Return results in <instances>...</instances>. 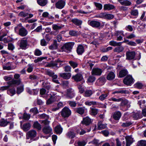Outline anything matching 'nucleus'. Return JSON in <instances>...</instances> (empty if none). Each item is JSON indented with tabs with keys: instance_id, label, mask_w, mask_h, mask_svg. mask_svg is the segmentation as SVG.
Wrapping results in <instances>:
<instances>
[{
	"instance_id": "nucleus-1",
	"label": "nucleus",
	"mask_w": 146,
	"mask_h": 146,
	"mask_svg": "<svg viewBox=\"0 0 146 146\" xmlns=\"http://www.w3.org/2000/svg\"><path fill=\"white\" fill-rule=\"evenodd\" d=\"M74 44V42H67L64 44L61 48L62 50V51L68 53L71 52Z\"/></svg>"
},
{
	"instance_id": "nucleus-2",
	"label": "nucleus",
	"mask_w": 146,
	"mask_h": 146,
	"mask_svg": "<svg viewBox=\"0 0 146 146\" xmlns=\"http://www.w3.org/2000/svg\"><path fill=\"white\" fill-rule=\"evenodd\" d=\"M7 83L9 85L1 87L0 89V90L2 91L6 90L10 87V86L12 85L16 84L19 85L20 84V80H13L11 81L7 82Z\"/></svg>"
},
{
	"instance_id": "nucleus-3",
	"label": "nucleus",
	"mask_w": 146,
	"mask_h": 146,
	"mask_svg": "<svg viewBox=\"0 0 146 146\" xmlns=\"http://www.w3.org/2000/svg\"><path fill=\"white\" fill-rule=\"evenodd\" d=\"M71 114V110L69 108L66 107H65L62 109L61 113L62 116L64 118L69 117Z\"/></svg>"
},
{
	"instance_id": "nucleus-4",
	"label": "nucleus",
	"mask_w": 146,
	"mask_h": 146,
	"mask_svg": "<svg viewBox=\"0 0 146 146\" xmlns=\"http://www.w3.org/2000/svg\"><path fill=\"white\" fill-rule=\"evenodd\" d=\"M124 83L127 85H130L133 83V79L132 76L128 75L123 80Z\"/></svg>"
},
{
	"instance_id": "nucleus-5",
	"label": "nucleus",
	"mask_w": 146,
	"mask_h": 146,
	"mask_svg": "<svg viewBox=\"0 0 146 146\" xmlns=\"http://www.w3.org/2000/svg\"><path fill=\"white\" fill-rule=\"evenodd\" d=\"M102 72V69L98 68H94L91 72V74L92 75L99 76L101 75Z\"/></svg>"
},
{
	"instance_id": "nucleus-6",
	"label": "nucleus",
	"mask_w": 146,
	"mask_h": 146,
	"mask_svg": "<svg viewBox=\"0 0 146 146\" xmlns=\"http://www.w3.org/2000/svg\"><path fill=\"white\" fill-rule=\"evenodd\" d=\"M135 52L134 51L127 52L126 53V59L128 60L135 59Z\"/></svg>"
},
{
	"instance_id": "nucleus-7",
	"label": "nucleus",
	"mask_w": 146,
	"mask_h": 146,
	"mask_svg": "<svg viewBox=\"0 0 146 146\" xmlns=\"http://www.w3.org/2000/svg\"><path fill=\"white\" fill-rule=\"evenodd\" d=\"M88 23L90 25L94 28H98L101 25V23L97 21H88Z\"/></svg>"
},
{
	"instance_id": "nucleus-8",
	"label": "nucleus",
	"mask_w": 146,
	"mask_h": 146,
	"mask_svg": "<svg viewBox=\"0 0 146 146\" xmlns=\"http://www.w3.org/2000/svg\"><path fill=\"white\" fill-rule=\"evenodd\" d=\"M66 96L67 98L70 99L73 98L75 96L74 90L71 88L66 90Z\"/></svg>"
},
{
	"instance_id": "nucleus-9",
	"label": "nucleus",
	"mask_w": 146,
	"mask_h": 146,
	"mask_svg": "<svg viewBox=\"0 0 146 146\" xmlns=\"http://www.w3.org/2000/svg\"><path fill=\"white\" fill-rule=\"evenodd\" d=\"M28 32L27 29L23 27H22L19 29L18 34L20 36L24 37L26 36L28 34Z\"/></svg>"
},
{
	"instance_id": "nucleus-10",
	"label": "nucleus",
	"mask_w": 146,
	"mask_h": 146,
	"mask_svg": "<svg viewBox=\"0 0 146 146\" xmlns=\"http://www.w3.org/2000/svg\"><path fill=\"white\" fill-rule=\"evenodd\" d=\"M74 111L75 113L82 115L84 113L85 108L84 107L75 108L74 109Z\"/></svg>"
},
{
	"instance_id": "nucleus-11",
	"label": "nucleus",
	"mask_w": 146,
	"mask_h": 146,
	"mask_svg": "<svg viewBox=\"0 0 146 146\" xmlns=\"http://www.w3.org/2000/svg\"><path fill=\"white\" fill-rule=\"evenodd\" d=\"M27 40H25L23 38L20 40L19 44L20 47L23 49H25L27 48Z\"/></svg>"
},
{
	"instance_id": "nucleus-12",
	"label": "nucleus",
	"mask_w": 146,
	"mask_h": 146,
	"mask_svg": "<svg viewBox=\"0 0 146 146\" xmlns=\"http://www.w3.org/2000/svg\"><path fill=\"white\" fill-rule=\"evenodd\" d=\"M65 2L63 0H60L55 4L56 7L59 9H62L64 6Z\"/></svg>"
},
{
	"instance_id": "nucleus-13",
	"label": "nucleus",
	"mask_w": 146,
	"mask_h": 146,
	"mask_svg": "<svg viewBox=\"0 0 146 146\" xmlns=\"http://www.w3.org/2000/svg\"><path fill=\"white\" fill-rule=\"evenodd\" d=\"M72 78L76 82H79L81 80L83 79V76L82 74L80 73H78L75 76H72Z\"/></svg>"
},
{
	"instance_id": "nucleus-14",
	"label": "nucleus",
	"mask_w": 146,
	"mask_h": 146,
	"mask_svg": "<svg viewBox=\"0 0 146 146\" xmlns=\"http://www.w3.org/2000/svg\"><path fill=\"white\" fill-rule=\"evenodd\" d=\"M42 131L45 134H48L51 133L52 132V129L49 126H46L43 127Z\"/></svg>"
},
{
	"instance_id": "nucleus-15",
	"label": "nucleus",
	"mask_w": 146,
	"mask_h": 146,
	"mask_svg": "<svg viewBox=\"0 0 146 146\" xmlns=\"http://www.w3.org/2000/svg\"><path fill=\"white\" fill-rule=\"evenodd\" d=\"M97 82L99 85H103L106 82V79L104 76H102L97 80Z\"/></svg>"
},
{
	"instance_id": "nucleus-16",
	"label": "nucleus",
	"mask_w": 146,
	"mask_h": 146,
	"mask_svg": "<svg viewBox=\"0 0 146 146\" xmlns=\"http://www.w3.org/2000/svg\"><path fill=\"white\" fill-rule=\"evenodd\" d=\"M91 122V119L88 117H86L83 118L82 123L83 124H84L86 125H89Z\"/></svg>"
},
{
	"instance_id": "nucleus-17",
	"label": "nucleus",
	"mask_w": 146,
	"mask_h": 146,
	"mask_svg": "<svg viewBox=\"0 0 146 146\" xmlns=\"http://www.w3.org/2000/svg\"><path fill=\"white\" fill-rule=\"evenodd\" d=\"M121 115V113L119 111L115 112L113 115V117L115 120H119Z\"/></svg>"
},
{
	"instance_id": "nucleus-18",
	"label": "nucleus",
	"mask_w": 146,
	"mask_h": 146,
	"mask_svg": "<svg viewBox=\"0 0 146 146\" xmlns=\"http://www.w3.org/2000/svg\"><path fill=\"white\" fill-rule=\"evenodd\" d=\"M71 21L74 24L77 26L81 25L82 23V21L81 20L76 18L73 19L71 20Z\"/></svg>"
},
{
	"instance_id": "nucleus-19",
	"label": "nucleus",
	"mask_w": 146,
	"mask_h": 146,
	"mask_svg": "<svg viewBox=\"0 0 146 146\" xmlns=\"http://www.w3.org/2000/svg\"><path fill=\"white\" fill-rule=\"evenodd\" d=\"M115 6L112 5L108 4H105L104 6V9L105 11L115 9Z\"/></svg>"
},
{
	"instance_id": "nucleus-20",
	"label": "nucleus",
	"mask_w": 146,
	"mask_h": 146,
	"mask_svg": "<svg viewBox=\"0 0 146 146\" xmlns=\"http://www.w3.org/2000/svg\"><path fill=\"white\" fill-rule=\"evenodd\" d=\"M9 120V119H3L1 120H0V126L3 127L6 126L9 123H10Z\"/></svg>"
},
{
	"instance_id": "nucleus-21",
	"label": "nucleus",
	"mask_w": 146,
	"mask_h": 146,
	"mask_svg": "<svg viewBox=\"0 0 146 146\" xmlns=\"http://www.w3.org/2000/svg\"><path fill=\"white\" fill-rule=\"evenodd\" d=\"M84 52V48L82 45H79L77 47V52L78 54L81 55Z\"/></svg>"
},
{
	"instance_id": "nucleus-22",
	"label": "nucleus",
	"mask_w": 146,
	"mask_h": 146,
	"mask_svg": "<svg viewBox=\"0 0 146 146\" xmlns=\"http://www.w3.org/2000/svg\"><path fill=\"white\" fill-rule=\"evenodd\" d=\"M60 76L62 77L64 79H69L71 76V74L70 73H62L59 74Z\"/></svg>"
},
{
	"instance_id": "nucleus-23",
	"label": "nucleus",
	"mask_w": 146,
	"mask_h": 146,
	"mask_svg": "<svg viewBox=\"0 0 146 146\" xmlns=\"http://www.w3.org/2000/svg\"><path fill=\"white\" fill-rule=\"evenodd\" d=\"M120 102H121V105L122 106H127L128 108L130 107V105L128 104V101L125 99H123L122 98Z\"/></svg>"
},
{
	"instance_id": "nucleus-24",
	"label": "nucleus",
	"mask_w": 146,
	"mask_h": 146,
	"mask_svg": "<svg viewBox=\"0 0 146 146\" xmlns=\"http://www.w3.org/2000/svg\"><path fill=\"white\" fill-rule=\"evenodd\" d=\"M129 93V91L125 89H121L120 90H118L114 92L113 94H128Z\"/></svg>"
},
{
	"instance_id": "nucleus-25",
	"label": "nucleus",
	"mask_w": 146,
	"mask_h": 146,
	"mask_svg": "<svg viewBox=\"0 0 146 146\" xmlns=\"http://www.w3.org/2000/svg\"><path fill=\"white\" fill-rule=\"evenodd\" d=\"M29 137H35L36 136V132L34 130H31L28 131L27 134Z\"/></svg>"
},
{
	"instance_id": "nucleus-26",
	"label": "nucleus",
	"mask_w": 146,
	"mask_h": 146,
	"mask_svg": "<svg viewBox=\"0 0 146 146\" xmlns=\"http://www.w3.org/2000/svg\"><path fill=\"white\" fill-rule=\"evenodd\" d=\"M46 75H48L50 77H52L53 78H57V76L56 75H54V73L51 70H47L46 71Z\"/></svg>"
},
{
	"instance_id": "nucleus-27",
	"label": "nucleus",
	"mask_w": 146,
	"mask_h": 146,
	"mask_svg": "<svg viewBox=\"0 0 146 146\" xmlns=\"http://www.w3.org/2000/svg\"><path fill=\"white\" fill-rule=\"evenodd\" d=\"M128 72L126 70H122L119 72V77L120 78L126 76Z\"/></svg>"
},
{
	"instance_id": "nucleus-28",
	"label": "nucleus",
	"mask_w": 146,
	"mask_h": 146,
	"mask_svg": "<svg viewBox=\"0 0 146 146\" xmlns=\"http://www.w3.org/2000/svg\"><path fill=\"white\" fill-rule=\"evenodd\" d=\"M115 77V75L113 72H109L107 76V79L109 80H113Z\"/></svg>"
},
{
	"instance_id": "nucleus-29",
	"label": "nucleus",
	"mask_w": 146,
	"mask_h": 146,
	"mask_svg": "<svg viewBox=\"0 0 146 146\" xmlns=\"http://www.w3.org/2000/svg\"><path fill=\"white\" fill-rule=\"evenodd\" d=\"M54 130L57 134H60L62 131V128L60 125L56 126L54 128Z\"/></svg>"
},
{
	"instance_id": "nucleus-30",
	"label": "nucleus",
	"mask_w": 146,
	"mask_h": 146,
	"mask_svg": "<svg viewBox=\"0 0 146 146\" xmlns=\"http://www.w3.org/2000/svg\"><path fill=\"white\" fill-rule=\"evenodd\" d=\"M58 47V44L57 41L54 40V41L53 43L50 45L49 47V49L52 50L56 49Z\"/></svg>"
},
{
	"instance_id": "nucleus-31",
	"label": "nucleus",
	"mask_w": 146,
	"mask_h": 146,
	"mask_svg": "<svg viewBox=\"0 0 146 146\" xmlns=\"http://www.w3.org/2000/svg\"><path fill=\"white\" fill-rule=\"evenodd\" d=\"M106 124H103L102 121H99L98 124V129L99 130L105 129L106 127Z\"/></svg>"
},
{
	"instance_id": "nucleus-32",
	"label": "nucleus",
	"mask_w": 146,
	"mask_h": 146,
	"mask_svg": "<svg viewBox=\"0 0 146 146\" xmlns=\"http://www.w3.org/2000/svg\"><path fill=\"white\" fill-rule=\"evenodd\" d=\"M33 126L34 128L38 130H41L42 128L41 125L37 121L35 122L34 123Z\"/></svg>"
},
{
	"instance_id": "nucleus-33",
	"label": "nucleus",
	"mask_w": 146,
	"mask_h": 146,
	"mask_svg": "<svg viewBox=\"0 0 146 146\" xmlns=\"http://www.w3.org/2000/svg\"><path fill=\"white\" fill-rule=\"evenodd\" d=\"M30 124L29 123H27L23 124L22 129L24 131H27L30 129Z\"/></svg>"
},
{
	"instance_id": "nucleus-34",
	"label": "nucleus",
	"mask_w": 146,
	"mask_h": 146,
	"mask_svg": "<svg viewBox=\"0 0 146 146\" xmlns=\"http://www.w3.org/2000/svg\"><path fill=\"white\" fill-rule=\"evenodd\" d=\"M124 50V48L122 46H119L116 47L113 50V51L115 52L120 53L122 52Z\"/></svg>"
},
{
	"instance_id": "nucleus-35",
	"label": "nucleus",
	"mask_w": 146,
	"mask_h": 146,
	"mask_svg": "<svg viewBox=\"0 0 146 146\" xmlns=\"http://www.w3.org/2000/svg\"><path fill=\"white\" fill-rule=\"evenodd\" d=\"M62 27L61 25H60L58 24H54L52 25V28L54 31H58V30L60 29Z\"/></svg>"
},
{
	"instance_id": "nucleus-36",
	"label": "nucleus",
	"mask_w": 146,
	"mask_h": 146,
	"mask_svg": "<svg viewBox=\"0 0 146 146\" xmlns=\"http://www.w3.org/2000/svg\"><path fill=\"white\" fill-rule=\"evenodd\" d=\"M94 63L90 60H87L86 62V64L88 66H90V69L91 70L93 66L94 65Z\"/></svg>"
},
{
	"instance_id": "nucleus-37",
	"label": "nucleus",
	"mask_w": 146,
	"mask_h": 146,
	"mask_svg": "<svg viewBox=\"0 0 146 146\" xmlns=\"http://www.w3.org/2000/svg\"><path fill=\"white\" fill-rule=\"evenodd\" d=\"M126 141V146H130L133 142L132 137H125Z\"/></svg>"
},
{
	"instance_id": "nucleus-38",
	"label": "nucleus",
	"mask_w": 146,
	"mask_h": 146,
	"mask_svg": "<svg viewBox=\"0 0 146 146\" xmlns=\"http://www.w3.org/2000/svg\"><path fill=\"white\" fill-rule=\"evenodd\" d=\"M7 93L9 95L13 96L16 93L15 89L14 88H13L9 89L7 91Z\"/></svg>"
},
{
	"instance_id": "nucleus-39",
	"label": "nucleus",
	"mask_w": 146,
	"mask_h": 146,
	"mask_svg": "<svg viewBox=\"0 0 146 146\" xmlns=\"http://www.w3.org/2000/svg\"><path fill=\"white\" fill-rule=\"evenodd\" d=\"M37 2L39 5L42 6L45 5L47 3V0H37Z\"/></svg>"
},
{
	"instance_id": "nucleus-40",
	"label": "nucleus",
	"mask_w": 146,
	"mask_h": 146,
	"mask_svg": "<svg viewBox=\"0 0 146 146\" xmlns=\"http://www.w3.org/2000/svg\"><path fill=\"white\" fill-rule=\"evenodd\" d=\"M121 42H117L113 40H112L110 42L109 44L110 45L113 46H120L121 45Z\"/></svg>"
},
{
	"instance_id": "nucleus-41",
	"label": "nucleus",
	"mask_w": 146,
	"mask_h": 146,
	"mask_svg": "<svg viewBox=\"0 0 146 146\" xmlns=\"http://www.w3.org/2000/svg\"><path fill=\"white\" fill-rule=\"evenodd\" d=\"M69 63L73 68H74L77 67L78 65V64L77 62L73 61H69Z\"/></svg>"
},
{
	"instance_id": "nucleus-42",
	"label": "nucleus",
	"mask_w": 146,
	"mask_h": 146,
	"mask_svg": "<svg viewBox=\"0 0 146 146\" xmlns=\"http://www.w3.org/2000/svg\"><path fill=\"white\" fill-rule=\"evenodd\" d=\"M56 60L57 64V65H58V67H57V68H59L64 65L65 63L64 61L61 60L59 59H58Z\"/></svg>"
},
{
	"instance_id": "nucleus-43",
	"label": "nucleus",
	"mask_w": 146,
	"mask_h": 146,
	"mask_svg": "<svg viewBox=\"0 0 146 146\" xmlns=\"http://www.w3.org/2000/svg\"><path fill=\"white\" fill-rule=\"evenodd\" d=\"M92 94L91 90H87L85 91L84 96L85 97H88L90 96Z\"/></svg>"
},
{
	"instance_id": "nucleus-44",
	"label": "nucleus",
	"mask_w": 146,
	"mask_h": 146,
	"mask_svg": "<svg viewBox=\"0 0 146 146\" xmlns=\"http://www.w3.org/2000/svg\"><path fill=\"white\" fill-rule=\"evenodd\" d=\"M68 103L69 106L72 108L76 107L77 105L76 102L75 101H69L68 102Z\"/></svg>"
},
{
	"instance_id": "nucleus-45",
	"label": "nucleus",
	"mask_w": 146,
	"mask_h": 146,
	"mask_svg": "<svg viewBox=\"0 0 146 146\" xmlns=\"http://www.w3.org/2000/svg\"><path fill=\"white\" fill-rule=\"evenodd\" d=\"M94 4L95 6L98 8V10H101L102 8V5L100 3L97 2H94Z\"/></svg>"
},
{
	"instance_id": "nucleus-46",
	"label": "nucleus",
	"mask_w": 146,
	"mask_h": 146,
	"mask_svg": "<svg viewBox=\"0 0 146 146\" xmlns=\"http://www.w3.org/2000/svg\"><path fill=\"white\" fill-rule=\"evenodd\" d=\"M87 142V141L86 140H83L81 141H78L77 142L78 146H84Z\"/></svg>"
},
{
	"instance_id": "nucleus-47",
	"label": "nucleus",
	"mask_w": 146,
	"mask_h": 146,
	"mask_svg": "<svg viewBox=\"0 0 146 146\" xmlns=\"http://www.w3.org/2000/svg\"><path fill=\"white\" fill-rule=\"evenodd\" d=\"M28 13L23 11H21L19 13L18 16L19 17L24 18L28 16Z\"/></svg>"
},
{
	"instance_id": "nucleus-48",
	"label": "nucleus",
	"mask_w": 146,
	"mask_h": 146,
	"mask_svg": "<svg viewBox=\"0 0 146 146\" xmlns=\"http://www.w3.org/2000/svg\"><path fill=\"white\" fill-rule=\"evenodd\" d=\"M91 113L92 115H95L98 113V110L97 109L91 108Z\"/></svg>"
},
{
	"instance_id": "nucleus-49",
	"label": "nucleus",
	"mask_w": 146,
	"mask_h": 146,
	"mask_svg": "<svg viewBox=\"0 0 146 146\" xmlns=\"http://www.w3.org/2000/svg\"><path fill=\"white\" fill-rule=\"evenodd\" d=\"M67 136L69 137H74L76 135V133L72 131L68 132L66 134Z\"/></svg>"
},
{
	"instance_id": "nucleus-50",
	"label": "nucleus",
	"mask_w": 146,
	"mask_h": 146,
	"mask_svg": "<svg viewBox=\"0 0 146 146\" xmlns=\"http://www.w3.org/2000/svg\"><path fill=\"white\" fill-rule=\"evenodd\" d=\"M23 91V86L18 87L17 88V93L18 94H19Z\"/></svg>"
},
{
	"instance_id": "nucleus-51",
	"label": "nucleus",
	"mask_w": 146,
	"mask_h": 146,
	"mask_svg": "<svg viewBox=\"0 0 146 146\" xmlns=\"http://www.w3.org/2000/svg\"><path fill=\"white\" fill-rule=\"evenodd\" d=\"M131 4V3L128 0H124L123 1L121 5L126 6H129Z\"/></svg>"
},
{
	"instance_id": "nucleus-52",
	"label": "nucleus",
	"mask_w": 146,
	"mask_h": 146,
	"mask_svg": "<svg viewBox=\"0 0 146 146\" xmlns=\"http://www.w3.org/2000/svg\"><path fill=\"white\" fill-rule=\"evenodd\" d=\"M138 146H146V141L141 140L138 142Z\"/></svg>"
},
{
	"instance_id": "nucleus-53",
	"label": "nucleus",
	"mask_w": 146,
	"mask_h": 146,
	"mask_svg": "<svg viewBox=\"0 0 146 146\" xmlns=\"http://www.w3.org/2000/svg\"><path fill=\"white\" fill-rule=\"evenodd\" d=\"M34 54L36 56H40L42 54L41 51L38 49H36L34 52Z\"/></svg>"
},
{
	"instance_id": "nucleus-54",
	"label": "nucleus",
	"mask_w": 146,
	"mask_h": 146,
	"mask_svg": "<svg viewBox=\"0 0 146 146\" xmlns=\"http://www.w3.org/2000/svg\"><path fill=\"white\" fill-rule=\"evenodd\" d=\"M69 34L71 36H76L78 35V31L74 30H71L69 31Z\"/></svg>"
},
{
	"instance_id": "nucleus-55",
	"label": "nucleus",
	"mask_w": 146,
	"mask_h": 146,
	"mask_svg": "<svg viewBox=\"0 0 146 146\" xmlns=\"http://www.w3.org/2000/svg\"><path fill=\"white\" fill-rule=\"evenodd\" d=\"M54 101V97L53 96H51L50 98H49L46 101V104L49 105L51 104Z\"/></svg>"
},
{
	"instance_id": "nucleus-56",
	"label": "nucleus",
	"mask_w": 146,
	"mask_h": 146,
	"mask_svg": "<svg viewBox=\"0 0 146 146\" xmlns=\"http://www.w3.org/2000/svg\"><path fill=\"white\" fill-rule=\"evenodd\" d=\"M95 79L96 78L94 76H90L88 79V81L90 83H92L95 81Z\"/></svg>"
},
{
	"instance_id": "nucleus-57",
	"label": "nucleus",
	"mask_w": 146,
	"mask_h": 146,
	"mask_svg": "<svg viewBox=\"0 0 146 146\" xmlns=\"http://www.w3.org/2000/svg\"><path fill=\"white\" fill-rule=\"evenodd\" d=\"M35 137H26V141L27 142L29 143H31V142L36 140L38 139L37 137L34 138Z\"/></svg>"
},
{
	"instance_id": "nucleus-58",
	"label": "nucleus",
	"mask_w": 146,
	"mask_h": 146,
	"mask_svg": "<svg viewBox=\"0 0 146 146\" xmlns=\"http://www.w3.org/2000/svg\"><path fill=\"white\" fill-rule=\"evenodd\" d=\"M108 96V94H102L99 97V99L101 101H103L106 99Z\"/></svg>"
},
{
	"instance_id": "nucleus-59",
	"label": "nucleus",
	"mask_w": 146,
	"mask_h": 146,
	"mask_svg": "<svg viewBox=\"0 0 146 146\" xmlns=\"http://www.w3.org/2000/svg\"><path fill=\"white\" fill-rule=\"evenodd\" d=\"M48 66L49 67H58V65H57L56 60H55L54 62H52L48 64Z\"/></svg>"
},
{
	"instance_id": "nucleus-60",
	"label": "nucleus",
	"mask_w": 146,
	"mask_h": 146,
	"mask_svg": "<svg viewBox=\"0 0 146 146\" xmlns=\"http://www.w3.org/2000/svg\"><path fill=\"white\" fill-rule=\"evenodd\" d=\"M131 15L134 16H137L138 15V12L137 10H134L131 11Z\"/></svg>"
},
{
	"instance_id": "nucleus-61",
	"label": "nucleus",
	"mask_w": 146,
	"mask_h": 146,
	"mask_svg": "<svg viewBox=\"0 0 146 146\" xmlns=\"http://www.w3.org/2000/svg\"><path fill=\"white\" fill-rule=\"evenodd\" d=\"M122 98H120L118 99H116L115 98L112 97L109 99L110 101H113L115 102H120Z\"/></svg>"
},
{
	"instance_id": "nucleus-62",
	"label": "nucleus",
	"mask_w": 146,
	"mask_h": 146,
	"mask_svg": "<svg viewBox=\"0 0 146 146\" xmlns=\"http://www.w3.org/2000/svg\"><path fill=\"white\" fill-rule=\"evenodd\" d=\"M113 17L114 16L113 15L106 13L105 19L110 20L112 19Z\"/></svg>"
},
{
	"instance_id": "nucleus-63",
	"label": "nucleus",
	"mask_w": 146,
	"mask_h": 146,
	"mask_svg": "<svg viewBox=\"0 0 146 146\" xmlns=\"http://www.w3.org/2000/svg\"><path fill=\"white\" fill-rule=\"evenodd\" d=\"M30 111L35 114H36L38 113L37 109L36 107L33 108L31 109L30 110Z\"/></svg>"
},
{
	"instance_id": "nucleus-64",
	"label": "nucleus",
	"mask_w": 146,
	"mask_h": 146,
	"mask_svg": "<svg viewBox=\"0 0 146 146\" xmlns=\"http://www.w3.org/2000/svg\"><path fill=\"white\" fill-rule=\"evenodd\" d=\"M135 87L138 89H141L143 86L142 84L139 82H137L134 85Z\"/></svg>"
}]
</instances>
